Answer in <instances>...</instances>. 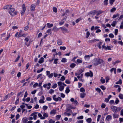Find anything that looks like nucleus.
<instances>
[{
  "mask_svg": "<svg viewBox=\"0 0 123 123\" xmlns=\"http://www.w3.org/2000/svg\"><path fill=\"white\" fill-rule=\"evenodd\" d=\"M93 63L95 66H97L101 63L104 64V62L102 59L98 57L94 58L93 60Z\"/></svg>",
  "mask_w": 123,
  "mask_h": 123,
  "instance_id": "f257e3e1",
  "label": "nucleus"
},
{
  "mask_svg": "<svg viewBox=\"0 0 123 123\" xmlns=\"http://www.w3.org/2000/svg\"><path fill=\"white\" fill-rule=\"evenodd\" d=\"M111 108L112 111L115 113H116L119 111L121 109V107H117L114 106H111Z\"/></svg>",
  "mask_w": 123,
  "mask_h": 123,
  "instance_id": "f03ea898",
  "label": "nucleus"
},
{
  "mask_svg": "<svg viewBox=\"0 0 123 123\" xmlns=\"http://www.w3.org/2000/svg\"><path fill=\"white\" fill-rule=\"evenodd\" d=\"M22 10L21 12V16L23 15L26 11V8L25 7V4H23L22 6Z\"/></svg>",
  "mask_w": 123,
  "mask_h": 123,
  "instance_id": "7ed1b4c3",
  "label": "nucleus"
},
{
  "mask_svg": "<svg viewBox=\"0 0 123 123\" xmlns=\"http://www.w3.org/2000/svg\"><path fill=\"white\" fill-rule=\"evenodd\" d=\"M90 72H86L85 74V76L88 77L90 76L91 77H92L93 76V74L91 70L89 71Z\"/></svg>",
  "mask_w": 123,
  "mask_h": 123,
  "instance_id": "20e7f679",
  "label": "nucleus"
},
{
  "mask_svg": "<svg viewBox=\"0 0 123 123\" xmlns=\"http://www.w3.org/2000/svg\"><path fill=\"white\" fill-rule=\"evenodd\" d=\"M14 11L15 9L11 7L9 9L8 12L11 16H13L14 15L13 12Z\"/></svg>",
  "mask_w": 123,
  "mask_h": 123,
  "instance_id": "39448f33",
  "label": "nucleus"
},
{
  "mask_svg": "<svg viewBox=\"0 0 123 123\" xmlns=\"http://www.w3.org/2000/svg\"><path fill=\"white\" fill-rule=\"evenodd\" d=\"M36 5L34 4H32L31 6V10L32 11H33L35 10Z\"/></svg>",
  "mask_w": 123,
  "mask_h": 123,
  "instance_id": "423d86ee",
  "label": "nucleus"
},
{
  "mask_svg": "<svg viewBox=\"0 0 123 123\" xmlns=\"http://www.w3.org/2000/svg\"><path fill=\"white\" fill-rule=\"evenodd\" d=\"M97 12V11L96 10H94L90 11L89 12V14H92L93 15H95Z\"/></svg>",
  "mask_w": 123,
  "mask_h": 123,
  "instance_id": "0eeeda50",
  "label": "nucleus"
},
{
  "mask_svg": "<svg viewBox=\"0 0 123 123\" xmlns=\"http://www.w3.org/2000/svg\"><path fill=\"white\" fill-rule=\"evenodd\" d=\"M12 5H8L5 6L3 8L4 9H6L7 10L9 9V8H10L12 7Z\"/></svg>",
  "mask_w": 123,
  "mask_h": 123,
  "instance_id": "6e6552de",
  "label": "nucleus"
},
{
  "mask_svg": "<svg viewBox=\"0 0 123 123\" xmlns=\"http://www.w3.org/2000/svg\"><path fill=\"white\" fill-rule=\"evenodd\" d=\"M60 29L62 31H66V32H67L68 31V30L67 29L65 28V27H62L59 28V29Z\"/></svg>",
  "mask_w": 123,
  "mask_h": 123,
  "instance_id": "1a4fd4ad",
  "label": "nucleus"
},
{
  "mask_svg": "<svg viewBox=\"0 0 123 123\" xmlns=\"http://www.w3.org/2000/svg\"><path fill=\"white\" fill-rule=\"evenodd\" d=\"M71 109L70 106L66 108V111L67 112H71L72 111L71 110Z\"/></svg>",
  "mask_w": 123,
  "mask_h": 123,
  "instance_id": "9d476101",
  "label": "nucleus"
},
{
  "mask_svg": "<svg viewBox=\"0 0 123 123\" xmlns=\"http://www.w3.org/2000/svg\"><path fill=\"white\" fill-rule=\"evenodd\" d=\"M44 58L42 57H41L40 59L39 60L38 62L40 64H41L44 61Z\"/></svg>",
  "mask_w": 123,
  "mask_h": 123,
  "instance_id": "9b49d317",
  "label": "nucleus"
},
{
  "mask_svg": "<svg viewBox=\"0 0 123 123\" xmlns=\"http://www.w3.org/2000/svg\"><path fill=\"white\" fill-rule=\"evenodd\" d=\"M57 43L58 45H60L62 44V42L61 39H58L57 40Z\"/></svg>",
  "mask_w": 123,
  "mask_h": 123,
  "instance_id": "f8f14e48",
  "label": "nucleus"
},
{
  "mask_svg": "<svg viewBox=\"0 0 123 123\" xmlns=\"http://www.w3.org/2000/svg\"><path fill=\"white\" fill-rule=\"evenodd\" d=\"M112 117L109 115H107L106 117V119L108 121H109L111 119Z\"/></svg>",
  "mask_w": 123,
  "mask_h": 123,
  "instance_id": "ddd939ff",
  "label": "nucleus"
},
{
  "mask_svg": "<svg viewBox=\"0 0 123 123\" xmlns=\"http://www.w3.org/2000/svg\"><path fill=\"white\" fill-rule=\"evenodd\" d=\"M84 69H80L79 71L78 72L79 73L78 74V75H80L84 71Z\"/></svg>",
  "mask_w": 123,
  "mask_h": 123,
  "instance_id": "4468645a",
  "label": "nucleus"
},
{
  "mask_svg": "<svg viewBox=\"0 0 123 123\" xmlns=\"http://www.w3.org/2000/svg\"><path fill=\"white\" fill-rule=\"evenodd\" d=\"M41 98H42V99H40L39 101V103H44L45 102H40V101H41V100L43 101L45 99V98L44 96L43 95L41 97Z\"/></svg>",
  "mask_w": 123,
  "mask_h": 123,
  "instance_id": "2eb2a0df",
  "label": "nucleus"
},
{
  "mask_svg": "<svg viewBox=\"0 0 123 123\" xmlns=\"http://www.w3.org/2000/svg\"><path fill=\"white\" fill-rule=\"evenodd\" d=\"M26 36L25 35L23 34H21V32H19V34H18V37L19 38V37H25Z\"/></svg>",
  "mask_w": 123,
  "mask_h": 123,
  "instance_id": "dca6fc26",
  "label": "nucleus"
},
{
  "mask_svg": "<svg viewBox=\"0 0 123 123\" xmlns=\"http://www.w3.org/2000/svg\"><path fill=\"white\" fill-rule=\"evenodd\" d=\"M53 24H50V23H47V27L48 28H50L52 27H53Z\"/></svg>",
  "mask_w": 123,
  "mask_h": 123,
  "instance_id": "f3484780",
  "label": "nucleus"
},
{
  "mask_svg": "<svg viewBox=\"0 0 123 123\" xmlns=\"http://www.w3.org/2000/svg\"><path fill=\"white\" fill-rule=\"evenodd\" d=\"M113 46H107V47H106V48H105V50H111V48H112Z\"/></svg>",
  "mask_w": 123,
  "mask_h": 123,
  "instance_id": "a211bd4d",
  "label": "nucleus"
},
{
  "mask_svg": "<svg viewBox=\"0 0 123 123\" xmlns=\"http://www.w3.org/2000/svg\"><path fill=\"white\" fill-rule=\"evenodd\" d=\"M70 90L69 89V87L68 86L67 87L65 90V92L66 93L68 94L70 92Z\"/></svg>",
  "mask_w": 123,
  "mask_h": 123,
  "instance_id": "6ab92c4d",
  "label": "nucleus"
},
{
  "mask_svg": "<svg viewBox=\"0 0 123 123\" xmlns=\"http://www.w3.org/2000/svg\"><path fill=\"white\" fill-rule=\"evenodd\" d=\"M86 94L85 93H81L80 94V97L83 98H84L86 96Z\"/></svg>",
  "mask_w": 123,
  "mask_h": 123,
  "instance_id": "aec40b11",
  "label": "nucleus"
},
{
  "mask_svg": "<svg viewBox=\"0 0 123 123\" xmlns=\"http://www.w3.org/2000/svg\"><path fill=\"white\" fill-rule=\"evenodd\" d=\"M122 83V81L121 79L119 80L116 83V84H119L121 85Z\"/></svg>",
  "mask_w": 123,
  "mask_h": 123,
  "instance_id": "412c9836",
  "label": "nucleus"
},
{
  "mask_svg": "<svg viewBox=\"0 0 123 123\" xmlns=\"http://www.w3.org/2000/svg\"><path fill=\"white\" fill-rule=\"evenodd\" d=\"M56 113V110L54 109L52 110L50 112V114H55Z\"/></svg>",
  "mask_w": 123,
  "mask_h": 123,
  "instance_id": "4be33fe9",
  "label": "nucleus"
},
{
  "mask_svg": "<svg viewBox=\"0 0 123 123\" xmlns=\"http://www.w3.org/2000/svg\"><path fill=\"white\" fill-rule=\"evenodd\" d=\"M117 23V22L116 21H113V23L111 24V25L113 27H115Z\"/></svg>",
  "mask_w": 123,
  "mask_h": 123,
  "instance_id": "5701e85b",
  "label": "nucleus"
},
{
  "mask_svg": "<svg viewBox=\"0 0 123 123\" xmlns=\"http://www.w3.org/2000/svg\"><path fill=\"white\" fill-rule=\"evenodd\" d=\"M64 88V86H60L59 88V90L60 91H63Z\"/></svg>",
  "mask_w": 123,
  "mask_h": 123,
  "instance_id": "b1692460",
  "label": "nucleus"
},
{
  "mask_svg": "<svg viewBox=\"0 0 123 123\" xmlns=\"http://www.w3.org/2000/svg\"><path fill=\"white\" fill-rule=\"evenodd\" d=\"M24 92V91H23V92H20L19 93H18L17 94V98H19V97L20 95L23 92Z\"/></svg>",
  "mask_w": 123,
  "mask_h": 123,
  "instance_id": "393cba45",
  "label": "nucleus"
},
{
  "mask_svg": "<svg viewBox=\"0 0 123 123\" xmlns=\"http://www.w3.org/2000/svg\"><path fill=\"white\" fill-rule=\"evenodd\" d=\"M76 66V64L74 63H72L70 65V68H73Z\"/></svg>",
  "mask_w": 123,
  "mask_h": 123,
  "instance_id": "a878e982",
  "label": "nucleus"
},
{
  "mask_svg": "<svg viewBox=\"0 0 123 123\" xmlns=\"http://www.w3.org/2000/svg\"><path fill=\"white\" fill-rule=\"evenodd\" d=\"M18 56L16 58V60H15L14 62H17L19 60V59L20 58V56L19 55V53L18 55Z\"/></svg>",
  "mask_w": 123,
  "mask_h": 123,
  "instance_id": "bb28decb",
  "label": "nucleus"
},
{
  "mask_svg": "<svg viewBox=\"0 0 123 123\" xmlns=\"http://www.w3.org/2000/svg\"><path fill=\"white\" fill-rule=\"evenodd\" d=\"M108 0H105L104 1V5L105 6H107L108 4Z\"/></svg>",
  "mask_w": 123,
  "mask_h": 123,
  "instance_id": "cd10ccee",
  "label": "nucleus"
},
{
  "mask_svg": "<svg viewBox=\"0 0 123 123\" xmlns=\"http://www.w3.org/2000/svg\"><path fill=\"white\" fill-rule=\"evenodd\" d=\"M87 122L89 123H90L91 122L92 119L90 118H89L86 120Z\"/></svg>",
  "mask_w": 123,
  "mask_h": 123,
  "instance_id": "c85d7f7f",
  "label": "nucleus"
},
{
  "mask_svg": "<svg viewBox=\"0 0 123 123\" xmlns=\"http://www.w3.org/2000/svg\"><path fill=\"white\" fill-rule=\"evenodd\" d=\"M103 77H101V79L100 80L101 82L102 83H104L105 82V79H103Z\"/></svg>",
  "mask_w": 123,
  "mask_h": 123,
  "instance_id": "c756f323",
  "label": "nucleus"
},
{
  "mask_svg": "<svg viewBox=\"0 0 123 123\" xmlns=\"http://www.w3.org/2000/svg\"><path fill=\"white\" fill-rule=\"evenodd\" d=\"M67 59L66 58H62L61 61V62H67Z\"/></svg>",
  "mask_w": 123,
  "mask_h": 123,
  "instance_id": "7c9ffc66",
  "label": "nucleus"
},
{
  "mask_svg": "<svg viewBox=\"0 0 123 123\" xmlns=\"http://www.w3.org/2000/svg\"><path fill=\"white\" fill-rule=\"evenodd\" d=\"M90 35V33L88 31H87L86 33V38H88L89 36Z\"/></svg>",
  "mask_w": 123,
  "mask_h": 123,
  "instance_id": "2f4dec72",
  "label": "nucleus"
},
{
  "mask_svg": "<svg viewBox=\"0 0 123 123\" xmlns=\"http://www.w3.org/2000/svg\"><path fill=\"white\" fill-rule=\"evenodd\" d=\"M118 96L120 99H123V94L121 93L119 94Z\"/></svg>",
  "mask_w": 123,
  "mask_h": 123,
  "instance_id": "473e14b6",
  "label": "nucleus"
},
{
  "mask_svg": "<svg viewBox=\"0 0 123 123\" xmlns=\"http://www.w3.org/2000/svg\"><path fill=\"white\" fill-rule=\"evenodd\" d=\"M61 115H57L56 116V118L57 120H58L61 118Z\"/></svg>",
  "mask_w": 123,
  "mask_h": 123,
  "instance_id": "72a5a7b5",
  "label": "nucleus"
},
{
  "mask_svg": "<svg viewBox=\"0 0 123 123\" xmlns=\"http://www.w3.org/2000/svg\"><path fill=\"white\" fill-rule=\"evenodd\" d=\"M53 11L55 12H56L57 11V9L56 7H53Z\"/></svg>",
  "mask_w": 123,
  "mask_h": 123,
  "instance_id": "f704fd0d",
  "label": "nucleus"
},
{
  "mask_svg": "<svg viewBox=\"0 0 123 123\" xmlns=\"http://www.w3.org/2000/svg\"><path fill=\"white\" fill-rule=\"evenodd\" d=\"M65 80V78L64 76H62L61 77L60 79V80L62 81H64Z\"/></svg>",
  "mask_w": 123,
  "mask_h": 123,
  "instance_id": "c9c22d12",
  "label": "nucleus"
},
{
  "mask_svg": "<svg viewBox=\"0 0 123 123\" xmlns=\"http://www.w3.org/2000/svg\"><path fill=\"white\" fill-rule=\"evenodd\" d=\"M116 10V8L115 7H114L111 10V12H113L115 11Z\"/></svg>",
  "mask_w": 123,
  "mask_h": 123,
  "instance_id": "e433bc0d",
  "label": "nucleus"
},
{
  "mask_svg": "<svg viewBox=\"0 0 123 123\" xmlns=\"http://www.w3.org/2000/svg\"><path fill=\"white\" fill-rule=\"evenodd\" d=\"M100 88L102 90H104L106 89V87L103 85H101L100 86Z\"/></svg>",
  "mask_w": 123,
  "mask_h": 123,
  "instance_id": "4c0bfd02",
  "label": "nucleus"
},
{
  "mask_svg": "<svg viewBox=\"0 0 123 123\" xmlns=\"http://www.w3.org/2000/svg\"><path fill=\"white\" fill-rule=\"evenodd\" d=\"M85 91V89L83 87H81L80 89V91L82 92H84Z\"/></svg>",
  "mask_w": 123,
  "mask_h": 123,
  "instance_id": "58836bf2",
  "label": "nucleus"
},
{
  "mask_svg": "<svg viewBox=\"0 0 123 123\" xmlns=\"http://www.w3.org/2000/svg\"><path fill=\"white\" fill-rule=\"evenodd\" d=\"M58 29H58L55 26L53 27V28L52 29V30L54 31H58Z\"/></svg>",
  "mask_w": 123,
  "mask_h": 123,
  "instance_id": "ea45409f",
  "label": "nucleus"
},
{
  "mask_svg": "<svg viewBox=\"0 0 123 123\" xmlns=\"http://www.w3.org/2000/svg\"><path fill=\"white\" fill-rule=\"evenodd\" d=\"M121 61H119L118 60H117L115 62H114L112 63V64L113 65H115L117 63H118L120 62H121Z\"/></svg>",
  "mask_w": 123,
  "mask_h": 123,
  "instance_id": "a19ab883",
  "label": "nucleus"
},
{
  "mask_svg": "<svg viewBox=\"0 0 123 123\" xmlns=\"http://www.w3.org/2000/svg\"><path fill=\"white\" fill-rule=\"evenodd\" d=\"M105 79L106 80V83H107L109 81V80H110L109 78V77L107 76L105 77Z\"/></svg>",
  "mask_w": 123,
  "mask_h": 123,
  "instance_id": "79ce46f5",
  "label": "nucleus"
},
{
  "mask_svg": "<svg viewBox=\"0 0 123 123\" xmlns=\"http://www.w3.org/2000/svg\"><path fill=\"white\" fill-rule=\"evenodd\" d=\"M115 0H110V4L111 5H112L113 4L114 2L115 1Z\"/></svg>",
  "mask_w": 123,
  "mask_h": 123,
  "instance_id": "37998d69",
  "label": "nucleus"
},
{
  "mask_svg": "<svg viewBox=\"0 0 123 123\" xmlns=\"http://www.w3.org/2000/svg\"><path fill=\"white\" fill-rule=\"evenodd\" d=\"M60 49L62 50H64L66 49V48L65 46H61L60 47Z\"/></svg>",
  "mask_w": 123,
  "mask_h": 123,
  "instance_id": "c03bdc74",
  "label": "nucleus"
},
{
  "mask_svg": "<svg viewBox=\"0 0 123 123\" xmlns=\"http://www.w3.org/2000/svg\"><path fill=\"white\" fill-rule=\"evenodd\" d=\"M48 108L47 106L46 105H44L43 106V109L44 111H45L47 110Z\"/></svg>",
  "mask_w": 123,
  "mask_h": 123,
  "instance_id": "a18cd8bd",
  "label": "nucleus"
},
{
  "mask_svg": "<svg viewBox=\"0 0 123 123\" xmlns=\"http://www.w3.org/2000/svg\"><path fill=\"white\" fill-rule=\"evenodd\" d=\"M51 85V84L50 83H49L48 84V86H49L47 87V89L49 90L50 89V88Z\"/></svg>",
  "mask_w": 123,
  "mask_h": 123,
  "instance_id": "49530a36",
  "label": "nucleus"
},
{
  "mask_svg": "<svg viewBox=\"0 0 123 123\" xmlns=\"http://www.w3.org/2000/svg\"><path fill=\"white\" fill-rule=\"evenodd\" d=\"M58 60V59L56 58L54 59V62L53 63L54 64H57L58 63L57 62V61Z\"/></svg>",
  "mask_w": 123,
  "mask_h": 123,
  "instance_id": "de8ad7c7",
  "label": "nucleus"
},
{
  "mask_svg": "<svg viewBox=\"0 0 123 123\" xmlns=\"http://www.w3.org/2000/svg\"><path fill=\"white\" fill-rule=\"evenodd\" d=\"M55 121L53 120L52 119H50L49 121V123H54Z\"/></svg>",
  "mask_w": 123,
  "mask_h": 123,
  "instance_id": "09e8293b",
  "label": "nucleus"
},
{
  "mask_svg": "<svg viewBox=\"0 0 123 123\" xmlns=\"http://www.w3.org/2000/svg\"><path fill=\"white\" fill-rule=\"evenodd\" d=\"M82 19V18H80L78 19H77L75 21V22L76 23H78Z\"/></svg>",
  "mask_w": 123,
  "mask_h": 123,
  "instance_id": "8fccbe9b",
  "label": "nucleus"
},
{
  "mask_svg": "<svg viewBox=\"0 0 123 123\" xmlns=\"http://www.w3.org/2000/svg\"><path fill=\"white\" fill-rule=\"evenodd\" d=\"M57 86V84L55 83L52 87V88H56Z\"/></svg>",
  "mask_w": 123,
  "mask_h": 123,
  "instance_id": "3c124183",
  "label": "nucleus"
},
{
  "mask_svg": "<svg viewBox=\"0 0 123 123\" xmlns=\"http://www.w3.org/2000/svg\"><path fill=\"white\" fill-rule=\"evenodd\" d=\"M96 90L99 93H100L101 91V90L98 87L96 89Z\"/></svg>",
  "mask_w": 123,
  "mask_h": 123,
  "instance_id": "603ef678",
  "label": "nucleus"
},
{
  "mask_svg": "<svg viewBox=\"0 0 123 123\" xmlns=\"http://www.w3.org/2000/svg\"><path fill=\"white\" fill-rule=\"evenodd\" d=\"M65 82L66 83L68 84H69L71 83L70 81L68 79L66 80L65 81Z\"/></svg>",
  "mask_w": 123,
  "mask_h": 123,
  "instance_id": "864d4df0",
  "label": "nucleus"
},
{
  "mask_svg": "<svg viewBox=\"0 0 123 123\" xmlns=\"http://www.w3.org/2000/svg\"><path fill=\"white\" fill-rule=\"evenodd\" d=\"M119 102V100L117 98H116V100L115 102V103L116 104H118Z\"/></svg>",
  "mask_w": 123,
  "mask_h": 123,
  "instance_id": "5fc2aeb1",
  "label": "nucleus"
},
{
  "mask_svg": "<svg viewBox=\"0 0 123 123\" xmlns=\"http://www.w3.org/2000/svg\"><path fill=\"white\" fill-rule=\"evenodd\" d=\"M109 37L111 38H113L114 37V35L112 33H110L109 34Z\"/></svg>",
  "mask_w": 123,
  "mask_h": 123,
  "instance_id": "6e6d98bb",
  "label": "nucleus"
},
{
  "mask_svg": "<svg viewBox=\"0 0 123 123\" xmlns=\"http://www.w3.org/2000/svg\"><path fill=\"white\" fill-rule=\"evenodd\" d=\"M20 115L19 114H17L16 116V120H17L18 119Z\"/></svg>",
  "mask_w": 123,
  "mask_h": 123,
  "instance_id": "4d7b16f0",
  "label": "nucleus"
},
{
  "mask_svg": "<svg viewBox=\"0 0 123 123\" xmlns=\"http://www.w3.org/2000/svg\"><path fill=\"white\" fill-rule=\"evenodd\" d=\"M74 104L75 105H78V103L76 100H75L74 102Z\"/></svg>",
  "mask_w": 123,
  "mask_h": 123,
  "instance_id": "13d9d810",
  "label": "nucleus"
},
{
  "mask_svg": "<svg viewBox=\"0 0 123 123\" xmlns=\"http://www.w3.org/2000/svg\"><path fill=\"white\" fill-rule=\"evenodd\" d=\"M57 84L58 86H62V82L61 81L58 82H57Z\"/></svg>",
  "mask_w": 123,
  "mask_h": 123,
  "instance_id": "bf43d9fd",
  "label": "nucleus"
},
{
  "mask_svg": "<svg viewBox=\"0 0 123 123\" xmlns=\"http://www.w3.org/2000/svg\"><path fill=\"white\" fill-rule=\"evenodd\" d=\"M53 76V73H51L48 75V77L49 78H51Z\"/></svg>",
  "mask_w": 123,
  "mask_h": 123,
  "instance_id": "052dcab7",
  "label": "nucleus"
},
{
  "mask_svg": "<svg viewBox=\"0 0 123 123\" xmlns=\"http://www.w3.org/2000/svg\"><path fill=\"white\" fill-rule=\"evenodd\" d=\"M77 62L79 63H81L82 62V61L80 59H78L77 60Z\"/></svg>",
  "mask_w": 123,
  "mask_h": 123,
  "instance_id": "680f3d73",
  "label": "nucleus"
},
{
  "mask_svg": "<svg viewBox=\"0 0 123 123\" xmlns=\"http://www.w3.org/2000/svg\"><path fill=\"white\" fill-rule=\"evenodd\" d=\"M83 116H81L77 117V119H81L83 118Z\"/></svg>",
  "mask_w": 123,
  "mask_h": 123,
  "instance_id": "e2e57ef3",
  "label": "nucleus"
},
{
  "mask_svg": "<svg viewBox=\"0 0 123 123\" xmlns=\"http://www.w3.org/2000/svg\"><path fill=\"white\" fill-rule=\"evenodd\" d=\"M105 106H106V105L105 104H104V103H103L102 104V105L101 106V107L102 108H104L105 107Z\"/></svg>",
  "mask_w": 123,
  "mask_h": 123,
  "instance_id": "0e129e2a",
  "label": "nucleus"
},
{
  "mask_svg": "<svg viewBox=\"0 0 123 123\" xmlns=\"http://www.w3.org/2000/svg\"><path fill=\"white\" fill-rule=\"evenodd\" d=\"M19 98H18L17 100L15 102V104L17 105V104L19 102Z\"/></svg>",
  "mask_w": 123,
  "mask_h": 123,
  "instance_id": "69168bd1",
  "label": "nucleus"
},
{
  "mask_svg": "<svg viewBox=\"0 0 123 123\" xmlns=\"http://www.w3.org/2000/svg\"><path fill=\"white\" fill-rule=\"evenodd\" d=\"M43 116L44 117H48V114L44 112V114H43Z\"/></svg>",
  "mask_w": 123,
  "mask_h": 123,
  "instance_id": "338daca9",
  "label": "nucleus"
},
{
  "mask_svg": "<svg viewBox=\"0 0 123 123\" xmlns=\"http://www.w3.org/2000/svg\"><path fill=\"white\" fill-rule=\"evenodd\" d=\"M28 121V119L27 118L24 119L23 121V123H27Z\"/></svg>",
  "mask_w": 123,
  "mask_h": 123,
  "instance_id": "774afa93",
  "label": "nucleus"
}]
</instances>
